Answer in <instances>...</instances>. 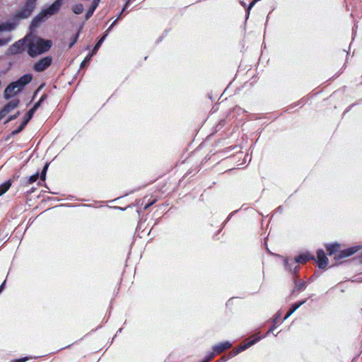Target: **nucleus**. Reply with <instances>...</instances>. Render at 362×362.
Instances as JSON below:
<instances>
[{
    "mask_svg": "<svg viewBox=\"0 0 362 362\" xmlns=\"http://www.w3.org/2000/svg\"><path fill=\"white\" fill-rule=\"evenodd\" d=\"M18 115H19V112H18L16 114H15V115H12L11 117H10L7 119L6 122H10V121H11L13 119H15L18 116Z\"/></svg>",
    "mask_w": 362,
    "mask_h": 362,
    "instance_id": "bb28decb",
    "label": "nucleus"
},
{
    "mask_svg": "<svg viewBox=\"0 0 362 362\" xmlns=\"http://www.w3.org/2000/svg\"><path fill=\"white\" fill-rule=\"evenodd\" d=\"M325 247L329 256H332L333 255L336 256V255H338V252H339L341 245L337 242H334L332 243L325 244Z\"/></svg>",
    "mask_w": 362,
    "mask_h": 362,
    "instance_id": "f8f14e48",
    "label": "nucleus"
},
{
    "mask_svg": "<svg viewBox=\"0 0 362 362\" xmlns=\"http://www.w3.org/2000/svg\"><path fill=\"white\" fill-rule=\"evenodd\" d=\"M359 262L362 263V253L359 255Z\"/></svg>",
    "mask_w": 362,
    "mask_h": 362,
    "instance_id": "2f4dec72",
    "label": "nucleus"
},
{
    "mask_svg": "<svg viewBox=\"0 0 362 362\" xmlns=\"http://www.w3.org/2000/svg\"><path fill=\"white\" fill-rule=\"evenodd\" d=\"M78 35L75 37L74 40L70 44L69 47H72L77 41Z\"/></svg>",
    "mask_w": 362,
    "mask_h": 362,
    "instance_id": "c756f323",
    "label": "nucleus"
},
{
    "mask_svg": "<svg viewBox=\"0 0 362 362\" xmlns=\"http://www.w3.org/2000/svg\"><path fill=\"white\" fill-rule=\"evenodd\" d=\"M309 260H315V257L311 255L309 252H303L294 258L293 261H292V265L295 264H303Z\"/></svg>",
    "mask_w": 362,
    "mask_h": 362,
    "instance_id": "1a4fd4ad",
    "label": "nucleus"
},
{
    "mask_svg": "<svg viewBox=\"0 0 362 362\" xmlns=\"http://www.w3.org/2000/svg\"><path fill=\"white\" fill-rule=\"evenodd\" d=\"M307 302V298L293 303L280 323L286 320L295 311Z\"/></svg>",
    "mask_w": 362,
    "mask_h": 362,
    "instance_id": "9b49d317",
    "label": "nucleus"
},
{
    "mask_svg": "<svg viewBox=\"0 0 362 362\" xmlns=\"http://www.w3.org/2000/svg\"><path fill=\"white\" fill-rule=\"evenodd\" d=\"M32 80V75L25 74L18 81L10 83L4 90V97L9 98L18 93Z\"/></svg>",
    "mask_w": 362,
    "mask_h": 362,
    "instance_id": "f03ea898",
    "label": "nucleus"
},
{
    "mask_svg": "<svg viewBox=\"0 0 362 362\" xmlns=\"http://www.w3.org/2000/svg\"><path fill=\"white\" fill-rule=\"evenodd\" d=\"M230 346H231V344L228 341L221 342L214 346V351L215 353L218 354V353H221V351H224L225 349L230 348Z\"/></svg>",
    "mask_w": 362,
    "mask_h": 362,
    "instance_id": "2eb2a0df",
    "label": "nucleus"
},
{
    "mask_svg": "<svg viewBox=\"0 0 362 362\" xmlns=\"http://www.w3.org/2000/svg\"><path fill=\"white\" fill-rule=\"evenodd\" d=\"M18 105V100H13L8 103L6 105H5L4 107L0 111V120L7 114L13 110L16 107H17Z\"/></svg>",
    "mask_w": 362,
    "mask_h": 362,
    "instance_id": "ddd939ff",
    "label": "nucleus"
},
{
    "mask_svg": "<svg viewBox=\"0 0 362 362\" xmlns=\"http://www.w3.org/2000/svg\"><path fill=\"white\" fill-rule=\"evenodd\" d=\"M5 284V281L0 286V292L2 291L3 288H4V286Z\"/></svg>",
    "mask_w": 362,
    "mask_h": 362,
    "instance_id": "7c9ffc66",
    "label": "nucleus"
},
{
    "mask_svg": "<svg viewBox=\"0 0 362 362\" xmlns=\"http://www.w3.org/2000/svg\"><path fill=\"white\" fill-rule=\"evenodd\" d=\"M300 267L296 264H294L293 270L290 271L293 275H297L299 272Z\"/></svg>",
    "mask_w": 362,
    "mask_h": 362,
    "instance_id": "393cba45",
    "label": "nucleus"
},
{
    "mask_svg": "<svg viewBox=\"0 0 362 362\" xmlns=\"http://www.w3.org/2000/svg\"><path fill=\"white\" fill-rule=\"evenodd\" d=\"M100 0H93L89 10L86 13V19L88 20L93 13L95 9L97 8Z\"/></svg>",
    "mask_w": 362,
    "mask_h": 362,
    "instance_id": "dca6fc26",
    "label": "nucleus"
},
{
    "mask_svg": "<svg viewBox=\"0 0 362 362\" xmlns=\"http://www.w3.org/2000/svg\"><path fill=\"white\" fill-rule=\"evenodd\" d=\"M246 347H247V345H245L243 346H240L238 349H237L235 351V352L234 353L233 355L235 356V355L238 354L240 351H243V350L245 349Z\"/></svg>",
    "mask_w": 362,
    "mask_h": 362,
    "instance_id": "cd10ccee",
    "label": "nucleus"
},
{
    "mask_svg": "<svg viewBox=\"0 0 362 362\" xmlns=\"http://www.w3.org/2000/svg\"><path fill=\"white\" fill-rule=\"evenodd\" d=\"M15 24L11 22L0 23V33L3 32L11 31L15 28ZM11 38L8 35H0V47L6 45Z\"/></svg>",
    "mask_w": 362,
    "mask_h": 362,
    "instance_id": "20e7f679",
    "label": "nucleus"
},
{
    "mask_svg": "<svg viewBox=\"0 0 362 362\" xmlns=\"http://www.w3.org/2000/svg\"><path fill=\"white\" fill-rule=\"evenodd\" d=\"M298 104H301L302 105H304V102H303L302 100H300V101H299V102H298Z\"/></svg>",
    "mask_w": 362,
    "mask_h": 362,
    "instance_id": "473e14b6",
    "label": "nucleus"
},
{
    "mask_svg": "<svg viewBox=\"0 0 362 362\" xmlns=\"http://www.w3.org/2000/svg\"><path fill=\"white\" fill-rule=\"evenodd\" d=\"M27 360H28L27 358H21V359L16 360L13 362H25Z\"/></svg>",
    "mask_w": 362,
    "mask_h": 362,
    "instance_id": "c85d7f7f",
    "label": "nucleus"
},
{
    "mask_svg": "<svg viewBox=\"0 0 362 362\" xmlns=\"http://www.w3.org/2000/svg\"><path fill=\"white\" fill-rule=\"evenodd\" d=\"M292 261L288 258H285L284 261V268L287 271H292L294 265H292Z\"/></svg>",
    "mask_w": 362,
    "mask_h": 362,
    "instance_id": "a211bd4d",
    "label": "nucleus"
},
{
    "mask_svg": "<svg viewBox=\"0 0 362 362\" xmlns=\"http://www.w3.org/2000/svg\"><path fill=\"white\" fill-rule=\"evenodd\" d=\"M281 315H282V313H281V310H279L274 316H273V318H272V322H274V323H278L280 320V318L281 317Z\"/></svg>",
    "mask_w": 362,
    "mask_h": 362,
    "instance_id": "412c9836",
    "label": "nucleus"
},
{
    "mask_svg": "<svg viewBox=\"0 0 362 362\" xmlns=\"http://www.w3.org/2000/svg\"><path fill=\"white\" fill-rule=\"evenodd\" d=\"M361 247V245H354L342 250L338 252V255L334 256V259L336 260H340L341 259L351 257V255L356 253Z\"/></svg>",
    "mask_w": 362,
    "mask_h": 362,
    "instance_id": "39448f33",
    "label": "nucleus"
},
{
    "mask_svg": "<svg viewBox=\"0 0 362 362\" xmlns=\"http://www.w3.org/2000/svg\"><path fill=\"white\" fill-rule=\"evenodd\" d=\"M306 288V282L304 281H294V287L292 290L291 295H293L296 291H303Z\"/></svg>",
    "mask_w": 362,
    "mask_h": 362,
    "instance_id": "4468645a",
    "label": "nucleus"
},
{
    "mask_svg": "<svg viewBox=\"0 0 362 362\" xmlns=\"http://www.w3.org/2000/svg\"><path fill=\"white\" fill-rule=\"evenodd\" d=\"M105 36L106 35H105L98 42V43L95 45V47L93 48V54H95V52L98 50V49L100 47V45L103 43V42L104 41L105 38Z\"/></svg>",
    "mask_w": 362,
    "mask_h": 362,
    "instance_id": "4be33fe9",
    "label": "nucleus"
},
{
    "mask_svg": "<svg viewBox=\"0 0 362 362\" xmlns=\"http://www.w3.org/2000/svg\"><path fill=\"white\" fill-rule=\"evenodd\" d=\"M62 1H55L49 7L42 10L35 18V21H42L56 13L62 6Z\"/></svg>",
    "mask_w": 362,
    "mask_h": 362,
    "instance_id": "7ed1b4c3",
    "label": "nucleus"
},
{
    "mask_svg": "<svg viewBox=\"0 0 362 362\" xmlns=\"http://www.w3.org/2000/svg\"><path fill=\"white\" fill-rule=\"evenodd\" d=\"M35 5V4L31 3L30 0H28L25 7L17 13V16L20 18H28L33 11Z\"/></svg>",
    "mask_w": 362,
    "mask_h": 362,
    "instance_id": "6e6552de",
    "label": "nucleus"
},
{
    "mask_svg": "<svg viewBox=\"0 0 362 362\" xmlns=\"http://www.w3.org/2000/svg\"><path fill=\"white\" fill-rule=\"evenodd\" d=\"M27 124V122H23L22 124L20 125V127L16 129L15 130L13 133V134H18L20 132H21L23 128L25 127V126Z\"/></svg>",
    "mask_w": 362,
    "mask_h": 362,
    "instance_id": "b1692460",
    "label": "nucleus"
},
{
    "mask_svg": "<svg viewBox=\"0 0 362 362\" xmlns=\"http://www.w3.org/2000/svg\"><path fill=\"white\" fill-rule=\"evenodd\" d=\"M11 185V180H8L6 182L3 183L1 185H0V196L4 194L10 188Z\"/></svg>",
    "mask_w": 362,
    "mask_h": 362,
    "instance_id": "f3484780",
    "label": "nucleus"
},
{
    "mask_svg": "<svg viewBox=\"0 0 362 362\" xmlns=\"http://www.w3.org/2000/svg\"><path fill=\"white\" fill-rule=\"evenodd\" d=\"M277 326L278 325L276 323L272 322V325L264 335H260L259 333L254 334H250V346L255 344L262 338L266 337L269 333L272 332Z\"/></svg>",
    "mask_w": 362,
    "mask_h": 362,
    "instance_id": "0eeeda50",
    "label": "nucleus"
},
{
    "mask_svg": "<svg viewBox=\"0 0 362 362\" xmlns=\"http://www.w3.org/2000/svg\"><path fill=\"white\" fill-rule=\"evenodd\" d=\"M47 168H48V164H46L43 168V170H42V175H41V179L42 180H45V175H46V172H47Z\"/></svg>",
    "mask_w": 362,
    "mask_h": 362,
    "instance_id": "a878e982",
    "label": "nucleus"
},
{
    "mask_svg": "<svg viewBox=\"0 0 362 362\" xmlns=\"http://www.w3.org/2000/svg\"><path fill=\"white\" fill-rule=\"evenodd\" d=\"M16 45L26 47L28 54L34 57L48 51L52 46V42L33 35H28L23 40H19Z\"/></svg>",
    "mask_w": 362,
    "mask_h": 362,
    "instance_id": "f257e3e1",
    "label": "nucleus"
},
{
    "mask_svg": "<svg viewBox=\"0 0 362 362\" xmlns=\"http://www.w3.org/2000/svg\"><path fill=\"white\" fill-rule=\"evenodd\" d=\"M316 254L317 258L315 261H316L317 267L321 269H325L329 262V259L325 251L322 249H318L316 252Z\"/></svg>",
    "mask_w": 362,
    "mask_h": 362,
    "instance_id": "423d86ee",
    "label": "nucleus"
},
{
    "mask_svg": "<svg viewBox=\"0 0 362 362\" xmlns=\"http://www.w3.org/2000/svg\"><path fill=\"white\" fill-rule=\"evenodd\" d=\"M37 104H36L32 109H30L29 110V112H28L27 114V117L25 119V122H26L27 123L29 122V120L32 118L35 111L36 110V109L37 108Z\"/></svg>",
    "mask_w": 362,
    "mask_h": 362,
    "instance_id": "aec40b11",
    "label": "nucleus"
},
{
    "mask_svg": "<svg viewBox=\"0 0 362 362\" xmlns=\"http://www.w3.org/2000/svg\"><path fill=\"white\" fill-rule=\"evenodd\" d=\"M351 107L346 110V112H349Z\"/></svg>",
    "mask_w": 362,
    "mask_h": 362,
    "instance_id": "f704fd0d",
    "label": "nucleus"
},
{
    "mask_svg": "<svg viewBox=\"0 0 362 362\" xmlns=\"http://www.w3.org/2000/svg\"><path fill=\"white\" fill-rule=\"evenodd\" d=\"M72 11L76 14H80L83 11V6L81 4H78L72 6Z\"/></svg>",
    "mask_w": 362,
    "mask_h": 362,
    "instance_id": "6ab92c4d",
    "label": "nucleus"
},
{
    "mask_svg": "<svg viewBox=\"0 0 362 362\" xmlns=\"http://www.w3.org/2000/svg\"><path fill=\"white\" fill-rule=\"evenodd\" d=\"M38 177H39V173H37L35 175L30 176L29 177V180H28L29 183L32 184V183L35 182L38 179Z\"/></svg>",
    "mask_w": 362,
    "mask_h": 362,
    "instance_id": "5701e85b",
    "label": "nucleus"
},
{
    "mask_svg": "<svg viewBox=\"0 0 362 362\" xmlns=\"http://www.w3.org/2000/svg\"><path fill=\"white\" fill-rule=\"evenodd\" d=\"M51 62L52 59L50 57H46L37 62L34 64L33 68L35 71L40 72L46 69L48 66H49Z\"/></svg>",
    "mask_w": 362,
    "mask_h": 362,
    "instance_id": "9d476101",
    "label": "nucleus"
},
{
    "mask_svg": "<svg viewBox=\"0 0 362 362\" xmlns=\"http://www.w3.org/2000/svg\"><path fill=\"white\" fill-rule=\"evenodd\" d=\"M37 0H30V2L35 4Z\"/></svg>",
    "mask_w": 362,
    "mask_h": 362,
    "instance_id": "72a5a7b5",
    "label": "nucleus"
}]
</instances>
